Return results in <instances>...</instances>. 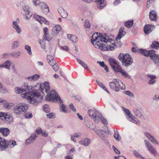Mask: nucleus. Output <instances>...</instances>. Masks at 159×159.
Here are the masks:
<instances>
[{
  "mask_svg": "<svg viewBox=\"0 0 159 159\" xmlns=\"http://www.w3.org/2000/svg\"><path fill=\"white\" fill-rule=\"evenodd\" d=\"M21 54L20 51L13 52L10 53V55L15 58H17L19 57Z\"/></svg>",
  "mask_w": 159,
  "mask_h": 159,
  "instance_id": "58836bf2",
  "label": "nucleus"
},
{
  "mask_svg": "<svg viewBox=\"0 0 159 159\" xmlns=\"http://www.w3.org/2000/svg\"><path fill=\"white\" fill-rule=\"evenodd\" d=\"M8 90L5 87L3 86V85L0 89V93L3 94H5L7 93Z\"/></svg>",
  "mask_w": 159,
  "mask_h": 159,
  "instance_id": "603ef678",
  "label": "nucleus"
},
{
  "mask_svg": "<svg viewBox=\"0 0 159 159\" xmlns=\"http://www.w3.org/2000/svg\"><path fill=\"white\" fill-rule=\"evenodd\" d=\"M134 114L137 117L140 118L142 116V114L140 111L137 108H134L133 110Z\"/></svg>",
  "mask_w": 159,
  "mask_h": 159,
  "instance_id": "c9c22d12",
  "label": "nucleus"
},
{
  "mask_svg": "<svg viewBox=\"0 0 159 159\" xmlns=\"http://www.w3.org/2000/svg\"><path fill=\"white\" fill-rule=\"evenodd\" d=\"M94 1L96 3L97 7L100 9L107 5V2L105 0H94Z\"/></svg>",
  "mask_w": 159,
  "mask_h": 159,
  "instance_id": "a211bd4d",
  "label": "nucleus"
},
{
  "mask_svg": "<svg viewBox=\"0 0 159 159\" xmlns=\"http://www.w3.org/2000/svg\"><path fill=\"white\" fill-rule=\"evenodd\" d=\"M25 50H26L27 52V53L29 55H31L32 52L31 48V47L28 45H26L25 46Z\"/></svg>",
  "mask_w": 159,
  "mask_h": 159,
  "instance_id": "4d7b16f0",
  "label": "nucleus"
},
{
  "mask_svg": "<svg viewBox=\"0 0 159 159\" xmlns=\"http://www.w3.org/2000/svg\"><path fill=\"white\" fill-rule=\"evenodd\" d=\"M96 81L99 86L102 88L103 90H104L108 93H109V92L108 89L106 88L105 86L100 81L97 80Z\"/></svg>",
  "mask_w": 159,
  "mask_h": 159,
  "instance_id": "ea45409f",
  "label": "nucleus"
},
{
  "mask_svg": "<svg viewBox=\"0 0 159 159\" xmlns=\"http://www.w3.org/2000/svg\"><path fill=\"white\" fill-rule=\"evenodd\" d=\"M58 11L60 15L64 18H66L68 16L67 12L62 7H59L58 9Z\"/></svg>",
  "mask_w": 159,
  "mask_h": 159,
  "instance_id": "cd10ccee",
  "label": "nucleus"
},
{
  "mask_svg": "<svg viewBox=\"0 0 159 159\" xmlns=\"http://www.w3.org/2000/svg\"><path fill=\"white\" fill-rule=\"evenodd\" d=\"M47 58L48 62L50 65H52L55 63L56 61L54 60L53 57L50 55H47Z\"/></svg>",
  "mask_w": 159,
  "mask_h": 159,
  "instance_id": "72a5a7b5",
  "label": "nucleus"
},
{
  "mask_svg": "<svg viewBox=\"0 0 159 159\" xmlns=\"http://www.w3.org/2000/svg\"><path fill=\"white\" fill-rule=\"evenodd\" d=\"M3 102L2 104L3 105V107L5 109H11L12 108V110L13 109L15 105L14 104L11 102H9L7 100L4 99Z\"/></svg>",
  "mask_w": 159,
  "mask_h": 159,
  "instance_id": "6ab92c4d",
  "label": "nucleus"
},
{
  "mask_svg": "<svg viewBox=\"0 0 159 159\" xmlns=\"http://www.w3.org/2000/svg\"><path fill=\"white\" fill-rule=\"evenodd\" d=\"M144 135L153 144L156 145H159L158 142L155 138L147 132H145Z\"/></svg>",
  "mask_w": 159,
  "mask_h": 159,
  "instance_id": "dca6fc26",
  "label": "nucleus"
},
{
  "mask_svg": "<svg viewBox=\"0 0 159 159\" xmlns=\"http://www.w3.org/2000/svg\"><path fill=\"white\" fill-rule=\"evenodd\" d=\"M121 2L120 0H115L113 3V4L114 6H116L120 3Z\"/></svg>",
  "mask_w": 159,
  "mask_h": 159,
  "instance_id": "774afa93",
  "label": "nucleus"
},
{
  "mask_svg": "<svg viewBox=\"0 0 159 159\" xmlns=\"http://www.w3.org/2000/svg\"><path fill=\"white\" fill-rule=\"evenodd\" d=\"M8 147L7 141L0 137V150H3Z\"/></svg>",
  "mask_w": 159,
  "mask_h": 159,
  "instance_id": "aec40b11",
  "label": "nucleus"
},
{
  "mask_svg": "<svg viewBox=\"0 0 159 159\" xmlns=\"http://www.w3.org/2000/svg\"><path fill=\"white\" fill-rule=\"evenodd\" d=\"M110 88L113 90L118 92L120 90V89L124 90L125 88V86L120 80L114 79L109 83Z\"/></svg>",
  "mask_w": 159,
  "mask_h": 159,
  "instance_id": "423d86ee",
  "label": "nucleus"
},
{
  "mask_svg": "<svg viewBox=\"0 0 159 159\" xmlns=\"http://www.w3.org/2000/svg\"><path fill=\"white\" fill-rule=\"evenodd\" d=\"M56 116V114L54 112H51L47 114V116L49 119H53Z\"/></svg>",
  "mask_w": 159,
  "mask_h": 159,
  "instance_id": "5fc2aeb1",
  "label": "nucleus"
},
{
  "mask_svg": "<svg viewBox=\"0 0 159 159\" xmlns=\"http://www.w3.org/2000/svg\"><path fill=\"white\" fill-rule=\"evenodd\" d=\"M88 114L89 116L93 119L96 123L99 122V117L100 115V113L95 110H90L88 111Z\"/></svg>",
  "mask_w": 159,
  "mask_h": 159,
  "instance_id": "9b49d317",
  "label": "nucleus"
},
{
  "mask_svg": "<svg viewBox=\"0 0 159 159\" xmlns=\"http://www.w3.org/2000/svg\"><path fill=\"white\" fill-rule=\"evenodd\" d=\"M121 108L125 112L126 118L127 120L137 125L140 124V121L137 120V118L132 115L128 109L124 107H122Z\"/></svg>",
  "mask_w": 159,
  "mask_h": 159,
  "instance_id": "6e6552de",
  "label": "nucleus"
},
{
  "mask_svg": "<svg viewBox=\"0 0 159 159\" xmlns=\"http://www.w3.org/2000/svg\"><path fill=\"white\" fill-rule=\"evenodd\" d=\"M8 145H9L11 147H13L16 145V141L12 140H11L8 142L7 141Z\"/></svg>",
  "mask_w": 159,
  "mask_h": 159,
  "instance_id": "6e6d98bb",
  "label": "nucleus"
},
{
  "mask_svg": "<svg viewBox=\"0 0 159 159\" xmlns=\"http://www.w3.org/2000/svg\"><path fill=\"white\" fill-rule=\"evenodd\" d=\"M44 35L43 39V40L49 42L52 40V38H50L48 37V30L47 27L44 28L43 29Z\"/></svg>",
  "mask_w": 159,
  "mask_h": 159,
  "instance_id": "5701e85b",
  "label": "nucleus"
},
{
  "mask_svg": "<svg viewBox=\"0 0 159 159\" xmlns=\"http://www.w3.org/2000/svg\"><path fill=\"white\" fill-rule=\"evenodd\" d=\"M50 66L52 67L53 69L55 71H57L59 69V67L56 64V61L54 64Z\"/></svg>",
  "mask_w": 159,
  "mask_h": 159,
  "instance_id": "052dcab7",
  "label": "nucleus"
},
{
  "mask_svg": "<svg viewBox=\"0 0 159 159\" xmlns=\"http://www.w3.org/2000/svg\"><path fill=\"white\" fill-rule=\"evenodd\" d=\"M24 89L26 90V92L22 93L21 97L27 99L30 103L35 106L39 102V100L36 99V97L34 94V92L35 90L32 89V86L29 85L27 82H24L23 84Z\"/></svg>",
  "mask_w": 159,
  "mask_h": 159,
  "instance_id": "f03ea898",
  "label": "nucleus"
},
{
  "mask_svg": "<svg viewBox=\"0 0 159 159\" xmlns=\"http://www.w3.org/2000/svg\"><path fill=\"white\" fill-rule=\"evenodd\" d=\"M86 125L91 129H95V127L93 125V123L91 121H88L86 122Z\"/></svg>",
  "mask_w": 159,
  "mask_h": 159,
  "instance_id": "3c124183",
  "label": "nucleus"
},
{
  "mask_svg": "<svg viewBox=\"0 0 159 159\" xmlns=\"http://www.w3.org/2000/svg\"><path fill=\"white\" fill-rule=\"evenodd\" d=\"M84 26L85 28H89L90 27V25L89 21L86 20L84 21Z\"/></svg>",
  "mask_w": 159,
  "mask_h": 159,
  "instance_id": "680f3d73",
  "label": "nucleus"
},
{
  "mask_svg": "<svg viewBox=\"0 0 159 159\" xmlns=\"http://www.w3.org/2000/svg\"><path fill=\"white\" fill-rule=\"evenodd\" d=\"M23 9L25 12V19L29 20L32 16V14L30 12V9L28 6H24L23 7Z\"/></svg>",
  "mask_w": 159,
  "mask_h": 159,
  "instance_id": "f3484780",
  "label": "nucleus"
},
{
  "mask_svg": "<svg viewBox=\"0 0 159 159\" xmlns=\"http://www.w3.org/2000/svg\"><path fill=\"white\" fill-rule=\"evenodd\" d=\"M114 137L117 141L120 140L121 139L119 135V133L117 131L115 132L114 134Z\"/></svg>",
  "mask_w": 159,
  "mask_h": 159,
  "instance_id": "13d9d810",
  "label": "nucleus"
},
{
  "mask_svg": "<svg viewBox=\"0 0 159 159\" xmlns=\"http://www.w3.org/2000/svg\"><path fill=\"white\" fill-rule=\"evenodd\" d=\"M115 71L120 73L122 70L121 67L119 65V63L112 68Z\"/></svg>",
  "mask_w": 159,
  "mask_h": 159,
  "instance_id": "a19ab883",
  "label": "nucleus"
},
{
  "mask_svg": "<svg viewBox=\"0 0 159 159\" xmlns=\"http://www.w3.org/2000/svg\"><path fill=\"white\" fill-rule=\"evenodd\" d=\"M120 73L125 78L129 79L130 78L129 75L124 70H122Z\"/></svg>",
  "mask_w": 159,
  "mask_h": 159,
  "instance_id": "8fccbe9b",
  "label": "nucleus"
},
{
  "mask_svg": "<svg viewBox=\"0 0 159 159\" xmlns=\"http://www.w3.org/2000/svg\"><path fill=\"white\" fill-rule=\"evenodd\" d=\"M29 107L28 104L25 103H20L13 107L12 111L17 115H20L22 113H25Z\"/></svg>",
  "mask_w": 159,
  "mask_h": 159,
  "instance_id": "0eeeda50",
  "label": "nucleus"
},
{
  "mask_svg": "<svg viewBox=\"0 0 159 159\" xmlns=\"http://www.w3.org/2000/svg\"><path fill=\"white\" fill-rule=\"evenodd\" d=\"M61 29V27L60 25L55 26L52 28V34L55 36L57 35Z\"/></svg>",
  "mask_w": 159,
  "mask_h": 159,
  "instance_id": "a878e982",
  "label": "nucleus"
},
{
  "mask_svg": "<svg viewBox=\"0 0 159 159\" xmlns=\"http://www.w3.org/2000/svg\"><path fill=\"white\" fill-rule=\"evenodd\" d=\"M108 60L112 68L119 63L117 61L112 58H109Z\"/></svg>",
  "mask_w": 159,
  "mask_h": 159,
  "instance_id": "f704fd0d",
  "label": "nucleus"
},
{
  "mask_svg": "<svg viewBox=\"0 0 159 159\" xmlns=\"http://www.w3.org/2000/svg\"><path fill=\"white\" fill-rule=\"evenodd\" d=\"M90 143L91 140L87 138L82 139L79 142V143L87 147L89 145Z\"/></svg>",
  "mask_w": 159,
  "mask_h": 159,
  "instance_id": "c85d7f7f",
  "label": "nucleus"
},
{
  "mask_svg": "<svg viewBox=\"0 0 159 159\" xmlns=\"http://www.w3.org/2000/svg\"><path fill=\"white\" fill-rule=\"evenodd\" d=\"M4 68L8 69H10V66L11 65V61L9 60H7L4 63Z\"/></svg>",
  "mask_w": 159,
  "mask_h": 159,
  "instance_id": "09e8293b",
  "label": "nucleus"
},
{
  "mask_svg": "<svg viewBox=\"0 0 159 159\" xmlns=\"http://www.w3.org/2000/svg\"><path fill=\"white\" fill-rule=\"evenodd\" d=\"M151 58L157 66H159V56L156 54L155 52L152 55H151Z\"/></svg>",
  "mask_w": 159,
  "mask_h": 159,
  "instance_id": "393cba45",
  "label": "nucleus"
},
{
  "mask_svg": "<svg viewBox=\"0 0 159 159\" xmlns=\"http://www.w3.org/2000/svg\"><path fill=\"white\" fill-rule=\"evenodd\" d=\"M92 44L97 46L101 50H112L116 47L114 40L106 34L99 33H94L91 39Z\"/></svg>",
  "mask_w": 159,
  "mask_h": 159,
  "instance_id": "f257e3e1",
  "label": "nucleus"
},
{
  "mask_svg": "<svg viewBox=\"0 0 159 159\" xmlns=\"http://www.w3.org/2000/svg\"><path fill=\"white\" fill-rule=\"evenodd\" d=\"M125 93L126 95L130 97H133L134 96L133 93L129 91H125Z\"/></svg>",
  "mask_w": 159,
  "mask_h": 159,
  "instance_id": "69168bd1",
  "label": "nucleus"
},
{
  "mask_svg": "<svg viewBox=\"0 0 159 159\" xmlns=\"http://www.w3.org/2000/svg\"><path fill=\"white\" fill-rule=\"evenodd\" d=\"M95 132L105 143H108V140L105 139L106 138V134H110L111 133L107 128V129L105 130L102 129L95 130Z\"/></svg>",
  "mask_w": 159,
  "mask_h": 159,
  "instance_id": "1a4fd4ad",
  "label": "nucleus"
},
{
  "mask_svg": "<svg viewBox=\"0 0 159 159\" xmlns=\"http://www.w3.org/2000/svg\"><path fill=\"white\" fill-rule=\"evenodd\" d=\"M32 2L33 5L35 6L39 5L41 2L39 0H32Z\"/></svg>",
  "mask_w": 159,
  "mask_h": 159,
  "instance_id": "bf43d9fd",
  "label": "nucleus"
},
{
  "mask_svg": "<svg viewBox=\"0 0 159 159\" xmlns=\"http://www.w3.org/2000/svg\"><path fill=\"white\" fill-rule=\"evenodd\" d=\"M118 58L121 61L122 65L126 67H128L133 62L132 57L128 53H120L118 56Z\"/></svg>",
  "mask_w": 159,
  "mask_h": 159,
  "instance_id": "39448f33",
  "label": "nucleus"
},
{
  "mask_svg": "<svg viewBox=\"0 0 159 159\" xmlns=\"http://www.w3.org/2000/svg\"><path fill=\"white\" fill-rule=\"evenodd\" d=\"M126 34L125 28L123 27H121L119 30L118 34L116 38V39H120L124 36Z\"/></svg>",
  "mask_w": 159,
  "mask_h": 159,
  "instance_id": "bb28decb",
  "label": "nucleus"
},
{
  "mask_svg": "<svg viewBox=\"0 0 159 159\" xmlns=\"http://www.w3.org/2000/svg\"><path fill=\"white\" fill-rule=\"evenodd\" d=\"M37 137V135L34 134H33L30 137L27 139L25 142L26 145H28L32 142L34 141Z\"/></svg>",
  "mask_w": 159,
  "mask_h": 159,
  "instance_id": "7c9ffc66",
  "label": "nucleus"
},
{
  "mask_svg": "<svg viewBox=\"0 0 159 159\" xmlns=\"http://www.w3.org/2000/svg\"><path fill=\"white\" fill-rule=\"evenodd\" d=\"M112 149L113 150L114 152L117 155H119L120 154V152L117 149L114 145L112 146Z\"/></svg>",
  "mask_w": 159,
  "mask_h": 159,
  "instance_id": "e2e57ef3",
  "label": "nucleus"
},
{
  "mask_svg": "<svg viewBox=\"0 0 159 159\" xmlns=\"http://www.w3.org/2000/svg\"><path fill=\"white\" fill-rule=\"evenodd\" d=\"M40 77L39 75L35 74L31 76L25 77V79L28 82H34L38 80Z\"/></svg>",
  "mask_w": 159,
  "mask_h": 159,
  "instance_id": "412c9836",
  "label": "nucleus"
},
{
  "mask_svg": "<svg viewBox=\"0 0 159 159\" xmlns=\"http://www.w3.org/2000/svg\"><path fill=\"white\" fill-rule=\"evenodd\" d=\"M3 120L7 124H11L12 123L13 121V117L11 114L6 112Z\"/></svg>",
  "mask_w": 159,
  "mask_h": 159,
  "instance_id": "ddd939ff",
  "label": "nucleus"
},
{
  "mask_svg": "<svg viewBox=\"0 0 159 159\" xmlns=\"http://www.w3.org/2000/svg\"><path fill=\"white\" fill-rule=\"evenodd\" d=\"M40 6L42 12L45 14L47 15L49 12V9L47 4L45 2H41Z\"/></svg>",
  "mask_w": 159,
  "mask_h": 159,
  "instance_id": "2eb2a0df",
  "label": "nucleus"
},
{
  "mask_svg": "<svg viewBox=\"0 0 159 159\" xmlns=\"http://www.w3.org/2000/svg\"><path fill=\"white\" fill-rule=\"evenodd\" d=\"M45 90L46 92L48 94L50 93L52 89L50 91V85L48 81H45L43 83L41 84L40 85L39 89L35 90L33 93L34 96L36 97V99L39 100V102L43 99V97L44 96V91Z\"/></svg>",
  "mask_w": 159,
  "mask_h": 159,
  "instance_id": "20e7f679",
  "label": "nucleus"
},
{
  "mask_svg": "<svg viewBox=\"0 0 159 159\" xmlns=\"http://www.w3.org/2000/svg\"><path fill=\"white\" fill-rule=\"evenodd\" d=\"M60 48L61 50L63 51H68L69 50L68 47L66 46H61Z\"/></svg>",
  "mask_w": 159,
  "mask_h": 159,
  "instance_id": "338daca9",
  "label": "nucleus"
},
{
  "mask_svg": "<svg viewBox=\"0 0 159 159\" xmlns=\"http://www.w3.org/2000/svg\"><path fill=\"white\" fill-rule=\"evenodd\" d=\"M43 109L44 111L46 113H49L50 111V108L47 104H45L43 106Z\"/></svg>",
  "mask_w": 159,
  "mask_h": 159,
  "instance_id": "864d4df0",
  "label": "nucleus"
},
{
  "mask_svg": "<svg viewBox=\"0 0 159 159\" xmlns=\"http://www.w3.org/2000/svg\"><path fill=\"white\" fill-rule=\"evenodd\" d=\"M138 52L141 53L142 54L144 55V56L147 57L149 56L150 58L151 55H152L154 52V50H152L149 51L142 49H138Z\"/></svg>",
  "mask_w": 159,
  "mask_h": 159,
  "instance_id": "4be33fe9",
  "label": "nucleus"
},
{
  "mask_svg": "<svg viewBox=\"0 0 159 159\" xmlns=\"http://www.w3.org/2000/svg\"><path fill=\"white\" fill-rule=\"evenodd\" d=\"M151 47L152 48H154L156 49H159V42L154 41L151 45Z\"/></svg>",
  "mask_w": 159,
  "mask_h": 159,
  "instance_id": "49530a36",
  "label": "nucleus"
},
{
  "mask_svg": "<svg viewBox=\"0 0 159 159\" xmlns=\"http://www.w3.org/2000/svg\"><path fill=\"white\" fill-rule=\"evenodd\" d=\"M33 116L32 114L31 113H26L25 115V117L26 119L30 118Z\"/></svg>",
  "mask_w": 159,
  "mask_h": 159,
  "instance_id": "0e129e2a",
  "label": "nucleus"
},
{
  "mask_svg": "<svg viewBox=\"0 0 159 159\" xmlns=\"http://www.w3.org/2000/svg\"><path fill=\"white\" fill-rule=\"evenodd\" d=\"M67 38L73 43H76L78 41L77 37L74 35L68 34L67 35Z\"/></svg>",
  "mask_w": 159,
  "mask_h": 159,
  "instance_id": "473e14b6",
  "label": "nucleus"
},
{
  "mask_svg": "<svg viewBox=\"0 0 159 159\" xmlns=\"http://www.w3.org/2000/svg\"><path fill=\"white\" fill-rule=\"evenodd\" d=\"M20 42L18 41H14L12 43V47L13 48L16 49L19 46Z\"/></svg>",
  "mask_w": 159,
  "mask_h": 159,
  "instance_id": "de8ad7c7",
  "label": "nucleus"
},
{
  "mask_svg": "<svg viewBox=\"0 0 159 159\" xmlns=\"http://www.w3.org/2000/svg\"><path fill=\"white\" fill-rule=\"evenodd\" d=\"M45 99L46 101H48L57 102L60 104V111L65 113L67 112L68 111L66 108L65 105L63 103L62 99L55 90H51L50 93L46 96Z\"/></svg>",
  "mask_w": 159,
  "mask_h": 159,
  "instance_id": "7ed1b4c3",
  "label": "nucleus"
},
{
  "mask_svg": "<svg viewBox=\"0 0 159 159\" xmlns=\"http://www.w3.org/2000/svg\"><path fill=\"white\" fill-rule=\"evenodd\" d=\"M19 20L17 18L16 20L13 21L12 23V26L13 28L15 30L16 32L18 34H20L21 32V27L19 25Z\"/></svg>",
  "mask_w": 159,
  "mask_h": 159,
  "instance_id": "f8f14e48",
  "label": "nucleus"
},
{
  "mask_svg": "<svg viewBox=\"0 0 159 159\" xmlns=\"http://www.w3.org/2000/svg\"><path fill=\"white\" fill-rule=\"evenodd\" d=\"M154 28L155 26L153 25H147L144 27V31L146 34H148L154 30Z\"/></svg>",
  "mask_w": 159,
  "mask_h": 159,
  "instance_id": "b1692460",
  "label": "nucleus"
},
{
  "mask_svg": "<svg viewBox=\"0 0 159 159\" xmlns=\"http://www.w3.org/2000/svg\"><path fill=\"white\" fill-rule=\"evenodd\" d=\"M134 21L133 20H129L125 22V25L128 28H131L133 25Z\"/></svg>",
  "mask_w": 159,
  "mask_h": 159,
  "instance_id": "e433bc0d",
  "label": "nucleus"
},
{
  "mask_svg": "<svg viewBox=\"0 0 159 159\" xmlns=\"http://www.w3.org/2000/svg\"><path fill=\"white\" fill-rule=\"evenodd\" d=\"M144 143L146 148L155 157H157L158 155L156 149L148 140H145Z\"/></svg>",
  "mask_w": 159,
  "mask_h": 159,
  "instance_id": "9d476101",
  "label": "nucleus"
},
{
  "mask_svg": "<svg viewBox=\"0 0 159 159\" xmlns=\"http://www.w3.org/2000/svg\"><path fill=\"white\" fill-rule=\"evenodd\" d=\"M149 17L151 20L156 21L157 19V15L155 11L152 10L149 13Z\"/></svg>",
  "mask_w": 159,
  "mask_h": 159,
  "instance_id": "c756f323",
  "label": "nucleus"
},
{
  "mask_svg": "<svg viewBox=\"0 0 159 159\" xmlns=\"http://www.w3.org/2000/svg\"><path fill=\"white\" fill-rule=\"evenodd\" d=\"M0 133L4 136H7L10 133V130L7 128H0Z\"/></svg>",
  "mask_w": 159,
  "mask_h": 159,
  "instance_id": "2f4dec72",
  "label": "nucleus"
},
{
  "mask_svg": "<svg viewBox=\"0 0 159 159\" xmlns=\"http://www.w3.org/2000/svg\"><path fill=\"white\" fill-rule=\"evenodd\" d=\"M100 120L102 122L104 125H106L108 124V121L106 118H104L102 115H100L99 117V122Z\"/></svg>",
  "mask_w": 159,
  "mask_h": 159,
  "instance_id": "79ce46f5",
  "label": "nucleus"
},
{
  "mask_svg": "<svg viewBox=\"0 0 159 159\" xmlns=\"http://www.w3.org/2000/svg\"><path fill=\"white\" fill-rule=\"evenodd\" d=\"M77 62L80 64L84 69H87L88 68V65L84 62L82 61L78 58H76Z\"/></svg>",
  "mask_w": 159,
  "mask_h": 159,
  "instance_id": "37998d69",
  "label": "nucleus"
},
{
  "mask_svg": "<svg viewBox=\"0 0 159 159\" xmlns=\"http://www.w3.org/2000/svg\"><path fill=\"white\" fill-rule=\"evenodd\" d=\"M15 91L16 93H21L24 92H26V90L25 89H24L22 87H16L15 89Z\"/></svg>",
  "mask_w": 159,
  "mask_h": 159,
  "instance_id": "4c0bfd02",
  "label": "nucleus"
},
{
  "mask_svg": "<svg viewBox=\"0 0 159 159\" xmlns=\"http://www.w3.org/2000/svg\"><path fill=\"white\" fill-rule=\"evenodd\" d=\"M38 43L40 44L41 48L43 50L45 49V42L44 41L41 39H38Z\"/></svg>",
  "mask_w": 159,
  "mask_h": 159,
  "instance_id": "c03bdc74",
  "label": "nucleus"
},
{
  "mask_svg": "<svg viewBox=\"0 0 159 159\" xmlns=\"http://www.w3.org/2000/svg\"><path fill=\"white\" fill-rule=\"evenodd\" d=\"M133 154L137 158L141 159H145L142 155L139 153V152L136 150H134L133 151Z\"/></svg>",
  "mask_w": 159,
  "mask_h": 159,
  "instance_id": "a18cd8bd",
  "label": "nucleus"
},
{
  "mask_svg": "<svg viewBox=\"0 0 159 159\" xmlns=\"http://www.w3.org/2000/svg\"><path fill=\"white\" fill-rule=\"evenodd\" d=\"M34 18L36 20L39 22L41 24L42 23H44L45 24L48 25L49 22L44 17L38 15L37 14H35L34 16Z\"/></svg>",
  "mask_w": 159,
  "mask_h": 159,
  "instance_id": "4468645a",
  "label": "nucleus"
}]
</instances>
